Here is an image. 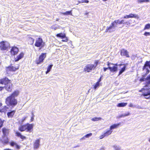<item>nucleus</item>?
<instances>
[{
    "label": "nucleus",
    "mask_w": 150,
    "mask_h": 150,
    "mask_svg": "<svg viewBox=\"0 0 150 150\" xmlns=\"http://www.w3.org/2000/svg\"><path fill=\"white\" fill-rule=\"evenodd\" d=\"M0 83L1 84H4V87H0V91L3 90L5 87L6 89L8 91H11L12 88V84L10 82V80L7 77H5L1 79L0 80Z\"/></svg>",
    "instance_id": "1"
},
{
    "label": "nucleus",
    "mask_w": 150,
    "mask_h": 150,
    "mask_svg": "<svg viewBox=\"0 0 150 150\" xmlns=\"http://www.w3.org/2000/svg\"><path fill=\"white\" fill-rule=\"evenodd\" d=\"M6 103L8 106L14 107L17 104V101L14 97L9 96L6 99Z\"/></svg>",
    "instance_id": "2"
},
{
    "label": "nucleus",
    "mask_w": 150,
    "mask_h": 150,
    "mask_svg": "<svg viewBox=\"0 0 150 150\" xmlns=\"http://www.w3.org/2000/svg\"><path fill=\"white\" fill-rule=\"evenodd\" d=\"M99 63V60H96L95 61L94 64H89L86 66L84 69V71L89 72L92 71V69L96 68Z\"/></svg>",
    "instance_id": "3"
},
{
    "label": "nucleus",
    "mask_w": 150,
    "mask_h": 150,
    "mask_svg": "<svg viewBox=\"0 0 150 150\" xmlns=\"http://www.w3.org/2000/svg\"><path fill=\"white\" fill-rule=\"evenodd\" d=\"M33 127V125L27 123L26 125H21L19 127V130L21 132L26 130V131L31 132Z\"/></svg>",
    "instance_id": "4"
},
{
    "label": "nucleus",
    "mask_w": 150,
    "mask_h": 150,
    "mask_svg": "<svg viewBox=\"0 0 150 150\" xmlns=\"http://www.w3.org/2000/svg\"><path fill=\"white\" fill-rule=\"evenodd\" d=\"M107 65L110 71L112 72H116L117 70V64H114L110 62H108Z\"/></svg>",
    "instance_id": "5"
},
{
    "label": "nucleus",
    "mask_w": 150,
    "mask_h": 150,
    "mask_svg": "<svg viewBox=\"0 0 150 150\" xmlns=\"http://www.w3.org/2000/svg\"><path fill=\"white\" fill-rule=\"evenodd\" d=\"M45 44V43L43 41L42 39L39 38L36 40L35 45L37 47H41L42 48L44 47Z\"/></svg>",
    "instance_id": "6"
},
{
    "label": "nucleus",
    "mask_w": 150,
    "mask_h": 150,
    "mask_svg": "<svg viewBox=\"0 0 150 150\" xmlns=\"http://www.w3.org/2000/svg\"><path fill=\"white\" fill-rule=\"evenodd\" d=\"M9 46V43L7 41H2L0 43V48L2 50H6Z\"/></svg>",
    "instance_id": "7"
},
{
    "label": "nucleus",
    "mask_w": 150,
    "mask_h": 150,
    "mask_svg": "<svg viewBox=\"0 0 150 150\" xmlns=\"http://www.w3.org/2000/svg\"><path fill=\"white\" fill-rule=\"evenodd\" d=\"M46 53H42L38 59L36 61V63L37 64H40L43 62V61L46 57Z\"/></svg>",
    "instance_id": "8"
},
{
    "label": "nucleus",
    "mask_w": 150,
    "mask_h": 150,
    "mask_svg": "<svg viewBox=\"0 0 150 150\" xmlns=\"http://www.w3.org/2000/svg\"><path fill=\"white\" fill-rule=\"evenodd\" d=\"M148 67L150 69V61H146L143 68V70H145L146 71V74H148L149 72V70Z\"/></svg>",
    "instance_id": "9"
},
{
    "label": "nucleus",
    "mask_w": 150,
    "mask_h": 150,
    "mask_svg": "<svg viewBox=\"0 0 150 150\" xmlns=\"http://www.w3.org/2000/svg\"><path fill=\"white\" fill-rule=\"evenodd\" d=\"M115 28H116V26L112 22L109 27H107L105 32L111 33L113 32L115 30Z\"/></svg>",
    "instance_id": "10"
},
{
    "label": "nucleus",
    "mask_w": 150,
    "mask_h": 150,
    "mask_svg": "<svg viewBox=\"0 0 150 150\" xmlns=\"http://www.w3.org/2000/svg\"><path fill=\"white\" fill-rule=\"evenodd\" d=\"M2 139H0V141L3 144H7L9 142V140L7 136H3Z\"/></svg>",
    "instance_id": "11"
},
{
    "label": "nucleus",
    "mask_w": 150,
    "mask_h": 150,
    "mask_svg": "<svg viewBox=\"0 0 150 150\" xmlns=\"http://www.w3.org/2000/svg\"><path fill=\"white\" fill-rule=\"evenodd\" d=\"M18 52V49L16 47H13L11 50V54L14 55L17 54Z\"/></svg>",
    "instance_id": "12"
},
{
    "label": "nucleus",
    "mask_w": 150,
    "mask_h": 150,
    "mask_svg": "<svg viewBox=\"0 0 150 150\" xmlns=\"http://www.w3.org/2000/svg\"><path fill=\"white\" fill-rule=\"evenodd\" d=\"M121 55L122 56H126L127 57H129V56L128 54V52L124 49H122L121 51Z\"/></svg>",
    "instance_id": "13"
},
{
    "label": "nucleus",
    "mask_w": 150,
    "mask_h": 150,
    "mask_svg": "<svg viewBox=\"0 0 150 150\" xmlns=\"http://www.w3.org/2000/svg\"><path fill=\"white\" fill-rule=\"evenodd\" d=\"M40 140L39 139H38L36 140L34 143V149H38L40 145Z\"/></svg>",
    "instance_id": "14"
},
{
    "label": "nucleus",
    "mask_w": 150,
    "mask_h": 150,
    "mask_svg": "<svg viewBox=\"0 0 150 150\" xmlns=\"http://www.w3.org/2000/svg\"><path fill=\"white\" fill-rule=\"evenodd\" d=\"M146 87L147 86L145 87V86L143 88H142V90H146L148 91L142 94L143 96L146 97L149 95L150 96V90H149V88H146Z\"/></svg>",
    "instance_id": "15"
},
{
    "label": "nucleus",
    "mask_w": 150,
    "mask_h": 150,
    "mask_svg": "<svg viewBox=\"0 0 150 150\" xmlns=\"http://www.w3.org/2000/svg\"><path fill=\"white\" fill-rule=\"evenodd\" d=\"M18 68H16L13 66L8 67L7 68V71L8 72L9 71H15L18 69Z\"/></svg>",
    "instance_id": "16"
},
{
    "label": "nucleus",
    "mask_w": 150,
    "mask_h": 150,
    "mask_svg": "<svg viewBox=\"0 0 150 150\" xmlns=\"http://www.w3.org/2000/svg\"><path fill=\"white\" fill-rule=\"evenodd\" d=\"M147 74H146V73L145 74H144L142 75V77L140 79L139 81L141 82H142L143 81H146V85L145 86H148L149 85H146V82L147 80H146V78H145L146 75Z\"/></svg>",
    "instance_id": "17"
},
{
    "label": "nucleus",
    "mask_w": 150,
    "mask_h": 150,
    "mask_svg": "<svg viewBox=\"0 0 150 150\" xmlns=\"http://www.w3.org/2000/svg\"><path fill=\"white\" fill-rule=\"evenodd\" d=\"M24 55V54L23 52H21L19 55L17 56L16 58H15V61L17 62L18 61L23 57Z\"/></svg>",
    "instance_id": "18"
},
{
    "label": "nucleus",
    "mask_w": 150,
    "mask_h": 150,
    "mask_svg": "<svg viewBox=\"0 0 150 150\" xmlns=\"http://www.w3.org/2000/svg\"><path fill=\"white\" fill-rule=\"evenodd\" d=\"M15 112V110H13L11 111V112H8L7 114L8 117H12Z\"/></svg>",
    "instance_id": "19"
},
{
    "label": "nucleus",
    "mask_w": 150,
    "mask_h": 150,
    "mask_svg": "<svg viewBox=\"0 0 150 150\" xmlns=\"http://www.w3.org/2000/svg\"><path fill=\"white\" fill-rule=\"evenodd\" d=\"M2 132L3 133V136H7L9 133L8 130L6 129L5 128L2 129Z\"/></svg>",
    "instance_id": "20"
},
{
    "label": "nucleus",
    "mask_w": 150,
    "mask_h": 150,
    "mask_svg": "<svg viewBox=\"0 0 150 150\" xmlns=\"http://www.w3.org/2000/svg\"><path fill=\"white\" fill-rule=\"evenodd\" d=\"M121 123H119L118 124H115L111 125L110 127V129L111 130L117 128L120 124Z\"/></svg>",
    "instance_id": "21"
},
{
    "label": "nucleus",
    "mask_w": 150,
    "mask_h": 150,
    "mask_svg": "<svg viewBox=\"0 0 150 150\" xmlns=\"http://www.w3.org/2000/svg\"><path fill=\"white\" fill-rule=\"evenodd\" d=\"M113 23H114L115 25L116 26V27H117V24H121V22L120 21V20L118 19L117 20H115L113 22Z\"/></svg>",
    "instance_id": "22"
},
{
    "label": "nucleus",
    "mask_w": 150,
    "mask_h": 150,
    "mask_svg": "<svg viewBox=\"0 0 150 150\" xmlns=\"http://www.w3.org/2000/svg\"><path fill=\"white\" fill-rule=\"evenodd\" d=\"M19 94V92L17 91H14L13 93L10 96H11V97H14L15 98V97H17Z\"/></svg>",
    "instance_id": "23"
},
{
    "label": "nucleus",
    "mask_w": 150,
    "mask_h": 150,
    "mask_svg": "<svg viewBox=\"0 0 150 150\" xmlns=\"http://www.w3.org/2000/svg\"><path fill=\"white\" fill-rule=\"evenodd\" d=\"M57 37L60 38H65L66 35L65 34L63 33H60L57 34L56 35Z\"/></svg>",
    "instance_id": "24"
},
{
    "label": "nucleus",
    "mask_w": 150,
    "mask_h": 150,
    "mask_svg": "<svg viewBox=\"0 0 150 150\" xmlns=\"http://www.w3.org/2000/svg\"><path fill=\"white\" fill-rule=\"evenodd\" d=\"M8 109V107L6 106H4L3 108L0 109V112H5L7 111Z\"/></svg>",
    "instance_id": "25"
},
{
    "label": "nucleus",
    "mask_w": 150,
    "mask_h": 150,
    "mask_svg": "<svg viewBox=\"0 0 150 150\" xmlns=\"http://www.w3.org/2000/svg\"><path fill=\"white\" fill-rule=\"evenodd\" d=\"M127 104V103H118L117 105V106L119 107H124L126 106Z\"/></svg>",
    "instance_id": "26"
},
{
    "label": "nucleus",
    "mask_w": 150,
    "mask_h": 150,
    "mask_svg": "<svg viewBox=\"0 0 150 150\" xmlns=\"http://www.w3.org/2000/svg\"><path fill=\"white\" fill-rule=\"evenodd\" d=\"M29 41V43L31 45H32L33 44L34 41V39L32 38L31 37H29L28 39Z\"/></svg>",
    "instance_id": "27"
},
{
    "label": "nucleus",
    "mask_w": 150,
    "mask_h": 150,
    "mask_svg": "<svg viewBox=\"0 0 150 150\" xmlns=\"http://www.w3.org/2000/svg\"><path fill=\"white\" fill-rule=\"evenodd\" d=\"M61 13L64 15H72V10L67 11L65 12H61Z\"/></svg>",
    "instance_id": "28"
},
{
    "label": "nucleus",
    "mask_w": 150,
    "mask_h": 150,
    "mask_svg": "<svg viewBox=\"0 0 150 150\" xmlns=\"http://www.w3.org/2000/svg\"><path fill=\"white\" fill-rule=\"evenodd\" d=\"M126 67V66L124 65V67L121 69V70L120 71L118 75H119L121 74L123 72L125 71Z\"/></svg>",
    "instance_id": "29"
},
{
    "label": "nucleus",
    "mask_w": 150,
    "mask_h": 150,
    "mask_svg": "<svg viewBox=\"0 0 150 150\" xmlns=\"http://www.w3.org/2000/svg\"><path fill=\"white\" fill-rule=\"evenodd\" d=\"M129 18H138V15L136 14L130 13L129 15Z\"/></svg>",
    "instance_id": "30"
},
{
    "label": "nucleus",
    "mask_w": 150,
    "mask_h": 150,
    "mask_svg": "<svg viewBox=\"0 0 150 150\" xmlns=\"http://www.w3.org/2000/svg\"><path fill=\"white\" fill-rule=\"evenodd\" d=\"M53 66L52 64L48 66L47 71L46 72V74H47L51 70L52 67Z\"/></svg>",
    "instance_id": "31"
},
{
    "label": "nucleus",
    "mask_w": 150,
    "mask_h": 150,
    "mask_svg": "<svg viewBox=\"0 0 150 150\" xmlns=\"http://www.w3.org/2000/svg\"><path fill=\"white\" fill-rule=\"evenodd\" d=\"M112 132V131H111L110 129L109 130H108L106 131L105 133L104 134L105 136H108Z\"/></svg>",
    "instance_id": "32"
},
{
    "label": "nucleus",
    "mask_w": 150,
    "mask_h": 150,
    "mask_svg": "<svg viewBox=\"0 0 150 150\" xmlns=\"http://www.w3.org/2000/svg\"><path fill=\"white\" fill-rule=\"evenodd\" d=\"M102 118L101 117H96L92 118L91 120L93 121H98L99 120H100Z\"/></svg>",
    "instance_id": "33"
},
{
    "label": "nucleus",
    "mask_w": 150,
    "mask_h": 150,
    "mask_svg": "<svg viewBox=\"0 0 150 150\" xmlns=\"http://www.w3.org/2000/svg\"><path fill=\"white\" fill-rule=\"evenodd\" d=\"M146 85H149L150 84V75L146 77Z\"/></svg>",
    "instance_id": "34"
},
{
    "label": "nucleus",
    "mask_w": 150,
    "mask_h": 150,
    "mask_svg": "<svg viewBox=\"0 0 150 150\" xmlns=\"http://www.w3.org/2000/svg\"><path fill=\"white\" fill-rule=\"evenodd\" d=\"M150 28V24L148 23L146 24L145 26L144 30L148 29Z\"/></svg>",
    "instance_id": "35"
},
{
    "label": "nucleus",
    "mask_w": 150,
    "mask_h": 150,
    "mask_svg": "<svg viewBox=\"0 0 150 150\" xmlns=\"http://www.w3.org/2000/svg\"><path fill=\"white\" fill-rule=\"evenodd\" d=\"M138 2L139 3L143 2H149V0H137Z\"/></svg>",
    "instance_id": "36"
},
{
    "label": "nucleus",
    "mask_w": 150,
    "mask_h": 150,
    "mask_svg": "<svg viewBox=\"0 0 150 150\" xmlns=\"http://www.w3.org/2000/svg\"><path fill=\"white\" fill-rule=\"evenodd\" d=\"M100 86V83H99V82H97L96 83V84L95 85L94 87V88L95 89H96L98 87Z\"/></svg>",
    "instance_id": "37"
},
{
    "label": "nucleus",
    "mask_w": 150,
    "mask_h": 150,
    "mask_svg": "<svg viewBox=\"0 0 150 150\" xmlns=\"http://www.w3.org/2000/svg\"><path fill=\"white\" fill-rule=\"evenodd\" d=\"M4 121V120H2L0 118V129L2 127Z\"/></svg>",
    "instance_id": "38"
},
{
    "label": "nucleus",
    "mask_w": 150,
    "mask_h": 150,
    "mask_svg": "<svg viewBox=\"0 0 150 150\" xmlns=\"http://www.w3.org/2000/svg\"><path fill=\"white\" fill-rule=\"evenodd\" d=\"M113 147L115 150H120V148L119 146L114 145Z\"/></svg>",
    "instance_id": "39"
},
{
    "label": "nucleus",
    "mask_w": 150,
    "mask_h": 150,
    "mask_svg": "<svg viewBox=\"0 0 150 150\" xmlns=\"http://www.w3.org/2000/svg\"><path fill=\"white\" fill-rule=\"evenodd\" d=\"M79 2L80 3H88L89 2V1L88 0H81V1H79Z\"/></svg>",
    "instance_id": "40"
},
{
    "label": "nucleus",
    "mask_w": 150,
    "mask_h": 150,
    "mask_svg": "<svg viewBox=\"0 0 150 150\" xmlns=\"http://www.w3.org/2000/svg\"><path fill=\"white\" fill-rule=\"evenodd\" d=\"M16 144V142L13 141H12L10 143V145L12 146H15Z\"/></svg>",
    "instance_id": "41"
},
{
    "label": "nucleus",
    "mask_w": 150,
    "mask_h": 150,
    "mask_svg": "<svg viewBox=\"0 0 150 150\" xmlns=\"http://www.w3.org/2000/svg\"><path fill=\"white\" fill-rule=\"evenodd\" d=\"M92 134V133H91L85 135V137L86 138H88L89 137L91 136Z\"/></svg>",
    "instance_id": "42"
},
{
    "label": "nucleus",
    "mask_w": 150,
    "mask_h": 150,
    "mask_svg": "<svg viewBox=\"0 0 150 150\" xmlns=\"http://www.w3.org/2000/svg\"><path fill=\"white\" fill-rule=\"evenodd\" d=\"M144 35L146 36L150 35V33L148 32H145L144 33Z\"/></svg>",
    "instance_id": "43"
},
{
    "label": "nucleus",
    "mask_w": 150,
    "mask_h": 150,
    "mask_svg": "<svg viewBox=\"0 0 150 150\" xmlns=\"http://www.w3.org/2000/svg\"><path fill=\"white\" fill-rule=\"evenodd\" d=\"M16 135L18 136V137H20L21 136V133H20V132H16Z\"/></svg>",
    "instance_id": "44"
},
{
    "label": "nucleus",
    "mask_w": 150,
    "mask_h": 150,
    "mask_svg": "<svg viewBox=\"0 0 150 150\" xmlns=\"http://www.w3.org/2000/svg\"><path fill=\"white\" fill-rule=\"evenodd\" d=\"M64 40H62V41L63 42H67L68 41V38L65 36V38H63Z\"/></svg>",
    "instance_id": "45"
},
{
    "label": "nucleus",
    "mask_w": 150,
    "mask_h": 150,
    "mask_svg": "<svg viewBox=\"0 0 150 150\" xmlns=\"http://www.w3.org/2000/svg\"><path fill=\"white\" fill-rule=\"evenodd\" d=\"M130 24V23L129 21H126L125 22L124 25H129Z\"/></svg>",
    "instance_id": "46"
},
{
    "label": "nucleus",
    "mask_w": 150,
    "mask_h": 150,
    "mask_svg": "<svg viewBox=\"0 0 150 150\" xmlns=\"http://www.w3.org/2000/svg\"><path fill=\"white\" fill-rule=\"evenodd\" d=\"M129 115L130 113H129V112H127V113H125L123 114V115L124 117L128 116Z\"/></svg>",
    "instance_id": "47"
},
{
    "label": "nucleus",
    "mask_w": 150,
    "mask_h": 150,
    "mask_svg": "<svg viewBox=\"0 0 150 150\" xmlns=\"http://www.w3.org/2000/svg\"><path fill=\"white\" fill-rule=\"evenodd\" d=\"M16 148L17 149H19L20 148V146L18 145L17 143L16 145Z\"/></svg>",
    "instance_id": "48"
},
{
    "label": "nucleus",
    "mask_w": 150,
    "mask_h": 150,
    "mask_svg": "<svg viewBox=\"0 0 150 150\" xmlns=\"http://www.w3.org/2000/svg\"><path fill=\"white\" fill-rule=\"evenodd\" d=\"M32 116L31 117V121H33L34 119V115L33 112L32 113Z\"/></svg>",
    "instance_id": "49"
},
{
    "label": "nucleus",
    "mask_w": 150,
    "mask_h": 150,
    "mask_svg": "<svg viewBox=\"0 0 150 150\" xmlns=\"http://www.w3.org/2000/svg\"><path fill=\"white\" fill-rule=\"evenodd\" d=\"M20 137L21 139H26V137L25 136H23L22 135H21Z\"/></svg>",
    "instance_id": "50"
},
{
    "label": "nucleus",
    "mask_w": 150,
    "mask_h": 150,
    "mask_svg": "<svg viewBox=\"0 0 150 150\" xmlns=\"http://www.w3.org/2000/svg\"><path fill=\"white\" fill-rule=\"evenodd\" d=\"M105 137V135L104 134H103V135H102L101 136H100V139H103V138L104 137Z\"/></svg>",
    "instance_id": "51"
},
{
    "label": "nucleus",
    "mask_w": 150,
    "mask_h": 150,
    "mask_svg": "<svg viewBox=\"0 0 150 150\" xmlns=\"http://www.w3.org/2000/svg\"><path fill=\"white\" fill-rule=\"evenodd\" d=\"M122 117H124L123 116V114L119 116H117V118H120Z\"/></svg>",
    "instance_id": "52"
},
{
    "label": "nucleus",
    "mask_w": 150,
    "mask_h": 150,
    "mask_svg": "<svg viewBox=\"0 0 150 150\" xmlns=\"http://www.w3.org/2000/svg\"><path fill=\"white\" fill-rule=\"evenodd\" d=\"M121 24H123L124 25L125 24V20L123 19L120 20Z\"/></svg>",
    "instance_id": "53"
},
{
    "label": "nucleus",
    "mask_w": 150,
    "mask_h": 150,
    "mask_svg": "<svg viewBox=\"0 0 150 150\" xmlns=\"http://www.w3.org/2000/svg\"><path fill=\"white\" fill-rule=\"evenodd\" d=\"M26 118V117H23L21 120V122H23L25 120Z\"/></svg>",
    "instance_id": "54"
},
{
    "label": "nucleus",
    "mask_w": 150,
    "mask_h": 150,
    "mask_svg": "<svg viewBox=\"0 0 150 150\" xmlns=\"http://www.w3.org/2000/svg\"><path fill=\"white\" fill-rule=\"evenodd\" d=\"M129 18V15H126L124 17V18Z\"/></svg>",
    "instance_id": "55"
},
{
    "label": "nucleus",
    "mask_w": 150,
    "mask_h": 150,
    "mask_svg": "<svg viewBox=\"0 0 150 150\" xmlns=\"http://www.w3.org/2000/svg\"><path fill=\"white\" fill-rule=\"evenodd\" d=\"M103 70L104 71H105L107 69H109V68H108V67L107 68L104 67L103 68Z\"/></svg>",
    "instance_id": "56"
},
{
    "label": "nucleus",
    "mask_w": 150,
    "mask_h": 150,
    "mask_svg": "<svg viewBox=\"0 0 150 150\" xmlns=\"http://www.w3.org/2000/svg\"><path fill=\"white\" fill-rule=\"evenodd\" d=\"M129 107H135V106L134 105H133L132 103H131L129 105Z\"/></svg>",
    "instance_id": "57"
},
{
    "label": "nucleus",
    "mask_w": 150,
    "mask_h": 150,
    "mask_svg": "<svg viewBox=\"0 0 150 150\" xmlns=\"http://www.w3.org/2000/svg\"><path fill=\"white\" fill-rule=\"evenodd\" d=\"M103 77V76H101L100 78L99 79V80L98 82H99V83H100V82L101 81V78Z\"/></svg>",
    "instance_id": "58"
},
{
    "label": "nucleus",
    "mask_w": 150,
    "mask_h": 150,
    "mask_svg": "<svg viewBox=\"0 0 150 150\" xmlns=\"http://www.w3.org/2000/svg\"><path fill=\"white\" fill-rule=\"evenodd\" d=\"M137 108H138V109H142V108H141L140 106L138 105V106H137V107H136Z\"/></svg>",
    "instance_id": "59"
},
{
    "label": "nucleus",
    "mask_w": 150,
    "mask_h": 150,
    "mask_svg": "<svg viewBox=\"0 0 150 150\" xmlns=\"http://www.w3.org/2000/svg\"><path fill=\"white\" fill-rule=\"evenodd\" d=\"M85 136L83 137H82V138H81V139H80V140H84L85 139Z\"/></svg>",
    "instance_id": "60"
},
{
    "label": "nucleus",
    "mask_w": 150,
    "mask_h": 150,
    "mask_svg": "<svg viewBox=\"0 0 150 150\" xmlns=\"http://www.w3.org/2000/svg\"><path fill=\"white\" fill-rule=\"evenodd\" d=\"M145 98L146 99H150V96H149L148 97H145Z\"/></svg>",
    "instance_id": "61"
},
{
    "label": "nucleus",
    "mask_w": 150,
    "mask_h": 150,
    "mask_svg": "<svg viewBox=\"0 0 150 150\" xmlns=\"http://www.w3.org/2000/svg\"><path fill=\"white\" fill-rule=\"evenodd\" d=\"M79 146H80L79 145H77V146H74V147H73V148H76L79 147Z\"/></svg>",
    "instance_id": "62"
},
{
    "label": "nucleus",
    "mask_w": 150,
    "mask_h": 150,
    "mask_svg": "<svg viewBox=\"0 0 150 150\" xmlns=\"http://www.w3.org/2000/svg\"><path fill=\"white\" fill-rule=\"evenodd\" d=\"M4 150H12L11 149H4Z\"/></svg>",
    "instance_id": "63"
},
{
    "label": "nucleus",
    "mask_w": 150,
    "mask_h": 150,
    "mask_svg": "<svg viewBox=\"0 0 150 150\" xmlns=\"http://www.w3.org/2000/svg\"><path fill=\"white\" fill-rule=\"evenodd\" d=\"M123 65V64H120L118 65V66H122Z\"/></svg>",
    "instance_id": "64"
}]
</instances>
